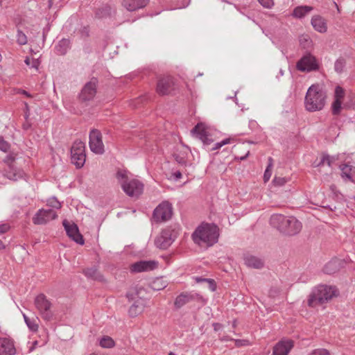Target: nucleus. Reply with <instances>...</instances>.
<instances>
[{
  "label": "nucleus",
  "mask_w": 355,
  "mask_h": 355,
  "mask_svg": "<svg viewBox=\"0 0 355 355\" xmlns=\"http://www.w3.org/2000/svg\"><path fill=\"white\" fill-rule=\"evenodd\" d=\"M324 164H327L328 166L331 167V157L329 155H324L320 162L318 164V166H323Z\"/></svg>",
  "instance_id": "79ce46f5"
},
{
  "label": "nucleus",
  "mask_w": 355,
  "mask_h": 355,
  "mask_svg": "<svg viewBox=\"0 0 355 355\" xmlns=\"http://www.w3.org/2000/svg\"><path fill=\"white\" fill-rule=\"evenodd\" d=\"M13 161L14 159L10 155L7 156L5 162L8 165V168L5 170L4 175L11 180L17 181L23 178L24 173L12 164Z\"/></svg>",
  "instance_id": "2eb2a0df"
},
{
  "label": "nucleus",
  "mask_w": 355,
  "mask_h": 355,
  "mask_svg": "<svg viewBox=\"0 0 355 355\" xmlns=\"http://www.w3.org/2000/svg\"><path fill=\"white\" fill-rule=\"evenodd\" d=\"M293 347L291 340H282L273 348V355H288Z\"/></svg>",
  "instance_id": "a211bd4d"
},
{
  "label": "nucleus",
  "mask_w": 355,
  "mask_h": 355,
  "mask_svg": "<svg viewBox=\"0 0 355 355\" xmlns=\"http://www.w3.org/2000/svg\"><path fill=\"white\" fill-rule=\"evenodd\" d=\"M286 217L282 214H272L270 218V224L274 228H276L281 233L283 232V227L284 226Z\"/></svg>",
  "instance_id": "393cba45"
},
{
  "label": "nucleus",
  "mask_w": 355,
  "mask_h": 355,
  "mask_svg": "<svg viewBox=\"0 0 355 355\" xmlns=\"http://www.w3.org/2000/svg\"><path fill=\"white\" fill-rule=\"evenodd\" d=\"M148 2L149 0H123L122 6L127 10L133 12L144 8Z\"/></svg>",
  "instance_id": "412c9836"
},
{
  "label": "nucleus",
  "mask_w": 355,
  "mask_h": 355,
  "mask_svg": "<svg viewBox=\"0 0 355 355\" xmlns=\"http://www.w3.org/2000/svg\"><path fill=\"white\" fill-rule=\"evenodd\" d=\"M342 264L340 259H333L324 266V272L327 274H334L339 270Z\"/></svg>",
  "instance_id": "a878e982"
},
{
  "label": "nucleus",
  "mask_w": 355,
  "mask_h": 355,
  "mask_svg": "<svg viewBox=\"0 0 355 355\" xmlns=\"http://www.w3.org/2000/svg\"><path fill=\"white\" fill-rule=\"evenodd\" d=\"M85 145L82 141H76L71 148V161L77 168H81L85 162Z\"/></svg>",
  "instance_id": "423d86ee"
},
{
  "label": "nucleus",
  "mask_w": 355,
  "mask_h": 355,
  "mask_svg": "<svg viewBox=\"0 0 355 355\" xmlns=\"http://www.w3.org/2000/svg\"><path fill=\"white\" fill-rule=\"evenodd\" d=\"M173 210L171 204L164 201L159 204L153 211V218L157 222H163L170 219Z\"/></svg>",
  "instance_id": "9d476101"
},
{
  "label": "nucleus",
  "mask_w": 355,
  "mask_h": 355,
  "mask_svg": "<svg viewBox=\"0 0 355 355\" xmlns=\"http://www.w3.org/2000/svg\"><path fill=\"white\" fill-rule=\"evenodd\" d=\"M99 344L103 348H110L114 345V342L112 338L105 336L101 338Z\"/></svg>",
  "instance_id": "473e14b6"
},
{
  "label": "nucleus",
  "mask_w": 355,
  "mask_h": 355,
  "mask_svg": "<svg viewBox=\"0 0 355 355\" xmlns=\"http://www.w3.org/2000/svg\"><path fill=\"white\" fill-rule=\"evenodd\" d=\"M245 264L250 268H261L263 266V262L261 259L254 256H247L244 259Z\"/></svg>",
  "instance_id": "cd10ccee"
},
{
  "label": "nucleus",
  "mask_w": 355,
  "mask_h": 355,
  "mask_svg": "<svg viewBox=\"0 0 355 355\" xmlns=\"http://www.w3.org/2000/svg\"><path fill=\"white\" fill-rule=\"evenodd\" d=\"M10 230V225L8 223L0 224V234L7 232Z\"/></svg>",
  "instance_id": "09e8293b"
},
{
  "label": "nucleus",
  "mask_w": 355,
  "mask_h": 355,
  "mask_svg": "<svg viewBox=\"0 0 355 355\" xmlns=\"http://www.w3.org/2000/svg\"><path fill=\"white\" fill-rule=\"evenodd\" d=\"M311 25L313 28L321 33H325L327 31V26L326 20L320 15H314L311 18Z\"/></svg>",
  "instance_id": "b1692460"
},
{
  "label": "nucleus",
  "mask_w": 355,
  "mask_h": 355,
  "mask_svg": "<svg viewBox=\"0 0 355 355\" xmlns=\"http://www.w3.org/2000/svg\"><path fill=\"white\" fill-rule=\"evenodd\" d=\"M345 67V61L343 59H338L334 64V69L338 73L343 72Z\"/></svg>",
  "instance_id": "4c0bfd02"
},
{
  "label": "nucleus",
  "mask_w": 355,
  "mask_h": 355,
  "mask_svg": "<svg viewBox=\"0 0 355 355\" xmlns=\"http://www.w3.org/2000/svg\"><path fill=\"white\" fill-rule=\"evenodd\" d=\"M272 165H273V160H272V157H269L268 158V166L264 172V175H263V179H264L265 182L268 181L271 177Z\"/></svg>",
  "instance_id": "f704fd0d"
},
{
  "label": "nucleus",
  "mask_w": 355,
  "mask_h": 355,
  "mask_svg": "<svg viewBox=\"0 0 355 355\" xmlns=\"http://www.w3.org/2000/svg\"><path fill=\"white\" fill-rule=\"evenodd\" d=\"M181 177H182V173L180 171H175V172L173 173L171 175V178H173L175 181L180 179Z\"/></svg>",
  "instance_id": "603ef678"
},
{
  "label": "nucleus",
  "mask_w": 355,
  "mask_h": 355,
  "mask_svg": "<svg viewBox=\"0 0 355 355\" xmlns=\"http://www.w3.org/2000/svg\"><path fill=\"white\" fill-rule=\"evenodd\" d=\"M197 282H200V281H208L210 284V288L212 291H215L216 289V286L214 284V280H208L207 279H200V278H197L196 279Z\"/></svg>",
  "instance_id": "8fccbe9b"
},
{
  "label": "nucleus",
  "mask_w": 355,
  "mask_h": 355,
  "mask_svg": "<svg viewBox=\"0 0 355 355\" xmlns=\"http://www.w3.org/2000/svg\"><path fill=\"white\" fill-rule=\"evenodd\" d=\"M97 85V79L92 78L82 89L79 94L80 100L83 102L93 100L96 94Z\"/></svg>",
  "instance_id": "9b49d317"
},
{
  "label": "nucleus",
  "mask_w": 355,
  "mask_h": 355,
  "mask_svg": "<svg viewBox=\"0 0 355 355\" xmlns=\"http://www.w3.org/2000/svg\"><path fill=\"white\" fill-rule=\"evenodd\" d=\"M16 349L13 341L8 338H0V355H14Z\"/></svg>",
  "instance_id": "aec40b11"
},
{
  "label": "nucleus",
  "mask_w": 355,
  "mask_h": 355,
  "mask_svg": "<svg viewBox=\"0 0 355 355\" xmlns=\"http://www.w3.org/2000/svg\"><path fill=\"white\" fill-rule=\"evenodd\" d=\"M37 345V341H35V342L34 343V345Z\"/></svg>",
  "instance_id": "e2e57ef3"
},
{
  "label": "nucleus",
  "mask_w": 355,
  "mask_h": 355,
  "mask_svg": "<svg viewBox=\"0 0 355 355\" xmlns=\"http://www.w3.org/2000/svg\"><path fill=\"white\" fill-rule=\"evenodd\" d=\"M1 59H2V57H1V55L0 54V62L1 61Z\"/></svg>",
  "instance_id": "0e129e2a"
},
{
  "label": "nucleus",
  "mask_w": 355,
  "mask_h": 355,
  "mask_svg": "<svg viewBox=\"0 0 355 355\" xmlns=\"http://www.w3.org/2000/svg\"><path fill=\"white\" fill-rule=\"evenodd\" d=\"M283 227L282 234L288 236H294L298 234L302 227V225L294 216H287Z\"/></svg>",
  "instance_id": "ddd939ff"
},
{
  "label": "nucleus",
  "mask_w": 355,
  "mask_h": 355,
  "mask_svg": "<svg viewBox=\"0 0 355 355\" xmlns=\"http://www.w3.org/2000/svg\"><path fill=\"white\" fill-rule=\"evenodd\" d=\"M63 226L69 238L78 244H84L83 236L80 234L78 227L75 223H70L64 220L63 221Z\"/></svg>",
  "instance_id": "dca6fc26"
},
{
  "label": "nucleus",
  "mask_w": 355,
  "mask_h": 355,
  "mask_svg": "<svg viewBox=\"0 0 355 355\" xmlns=\"http://www.w3.org/2000/svg\"><path fill=\"white\" fill-rule=\"evenodd\" d=\"M342 101L334 99L331 105V110L334 115H338L342 109Z\"/></svg>",
  "instance_id": "72a5a7b5"
},
{
  "label": "nucleus",
  "mask_w": 355,
  "mask_h": 355,
  "mask_svg": "<svg viewBox=\"0 0 355 355\" xmlns=\"http://www.w3.org/2000/svg\"><path fill=\"white\" fill-rule=\"evenodd\" d=\"M157 266L154 261H140L132 264L130 270L134 272H146L155 269Z\"/></svg>",
  "instance_id": "f3484780"
},
{
  "label": "nucleus",
  "mask_w": 355,
  "mask_h": 355,
  "mask_svg": "<svg viewBox=\"0 0 355 355\" xmlns=\"http://www.w3.org/2000/svg\"><path fill=\"white\" fill-rule=\"evenodd\" d=\"M56 212L52 209H40L33 218L35 225H44L57 218Z\"/></svg>",
  "instance_id": "f8f14e48"
},
{
  "label": "nucleus",
  "mask_w": 355,
  "mask_h": 355,
  "mask_svg": "<svg viewBox=\"0 0 355 355\" xmlns=\"http://www.w3.org/2000/svg\"><path fill=\"white\" fill-rule=\"evenodd\" d=\"M327 94L319 85H312L306 92L304 106L309 112L322 110L325 104Z\"/></svg>",
  "instance_id": "7ed1b4c3"
},
{
  "label": "nucleus",
  "mask_w": 355,
  "mask_h": 355,
  "mask_svg": "<svg viewBox=\"0 0 355 355\" xmlns=\"http://www.w3.org/2000/svg\"><path fill=\"white\" fill-rule=\"evenodd\" d=\"M176 161L180 164L184 163V161L183 160L182 158L178 159V157H176Z\"/></svg>",
  "instance_id": "6e6d98bb"
},
{
  "label": "nucleus",
  "mask_w": 355,
  "mask_h": 355,
  "mask_svg": "<svg viewBox=\"0 0 355 355\" xmlns=\"http://www.w3.org/2000/svg\"><path fill=\"white\" fill-rule=\"evenodd\" d=\"M24 105H25V114H24V117L26 119V120H28V117H29V115H30V110H29V106L28 105L27 103H24Z\"/></svg>",
  "instance_id": "864d4df0"
},
{
  "label": "nucleus",
  "mask_w": 355,
  "mask_h": 355,
  "mask_svg": "<svg viewBox=\"0 0 355 355\" xmlns=\"http://www.w3.org/2000/svg\"><path fill=\"white\" fill-rule=\"evenodd\" d=\"M300 44L303 48L306 49L311 46L312 41L308 35H302L300 37Z\"/></svg>",
  "instance_id": "c9c22d12"
},
{
  "label": "nucleus",
  "mask_w": 355,
  "mask_h": 355,
  "mask_svg": "<svg viewBox=\"0 0 355 355\" xmlns=\"http://www.w3.org/2000/svg\"><path fill=\"white\" fill-rule=\"evenodd\" d=\"M354 200H355V197H354Z\"/></svg>",
  "instance_id": "69168bd1"
},
{
  "label": "nucleus",
  "mask_w": 355,
  "mask_h": 355,
  "mask_svg": "<svg viewBox=\"0 0 355 355\" xmlns=\"http://www.w3.org/2000/svg\"><path fill=\"white\" fill-rule=\"evenodd\" d=\"M34 304L39 311L40 316L46 321H51L53 318V312L51 310L52 304L44 294L38 295L34 300Z\"/></svg>",
  "instance_id": "39448f33"
},
{
  "label": "nucleus",
  "mask_w": 355,
  "mask_h": 355,
  "mask_svg": "<svg viewBox=\"0 0 355 355\" xmlns=\"http://www.w3.org/2000/svg\"><path fill=\"white\" fill-rule=\"evenodd\" d=\"M25 63L30 66L31 68H34L35 69H37L40 65V62L37 59H30L29 58H26L24 60Z\"/></svg>",
  "instance_id": "a19ab883"
},
{
  "label": "nucleus",
  "mask_w": 355,
  "mask_h": 355,
  "mask_svg": "<svg viewBox=\"0 0 355 355\" xmlns=\"http://www.w3.org/2000/svg\"><path fill=\"white\" fill-rule=\"evenodd\" d=\"M344 96H345L344 89L341 87L337 86L335 89L334 99L343 101Z\"/></svg>",
  "instance_id": "58836bf2"
},
{
  "label": "nucleus",
  "mask_w": 355,
  "mask_h": 355,
  "mask_svg": "<svg viewBox=\"0 0 355 355\" xmlns=\"http://www.w3.org/2000/svg\"><path fill=\"white\" fill-rule=\"evenodd\" d=\"M19 93L25 95L27 97H31V95L28 92H26V90L20 89L19 91Z\"/></svg>",
  "instance_id": "5fc2aeb1"
},
{
  "label": "nucleus",
  "mask_w": 355,
  "mask_h": 355,
  "mask_svg": "<svg viewBox=\"0 0 355 355\" xmlns=\"http://www.w3.org/2000/svg\"><path fill=\"white\" fill-rule=\"evenodd\" d=\"M231 139H225L221 141L220 142H217L214 144V146L212 148V150H218L224 145H226L227 144L230 143Z\"/></svg>",
  "instance_id": "49530a36"
},
{
  "label": "nucleus",
  "mask_w": 355,
  "mask_h": 355,
  "mask_svg": "<svg viewBox=\"0 0 355 355\" xmlns=\"http://www.w3.org/2000/svg\"><path fill=\"white\" fill-rule=\"evenodd\" d=\"M340 169L341 171V177L343 179L354 182L352 173L354 172V168L352 166L346 164H341Z\"/></svg>",
  "instance_id": "c85d7f7f"
},
{
  "label": "nucleus",
  "mask_w": 355,
  "mask_h": 355,
  "mask_svg": "<svg viewBox=\"0 0 355 355\" xmlns=\"http://www.w3.org/2000/svg\"><path fill=\"white\" fill-rule=\"evenodd\" d=\"M273 182L277 185L282 186L286 182V180L284 178L276 177L273 180Z\"/></svg>",
  "instance_id": "de8ad7c7"
},
{
  "label": "nucleus",
  "mask_w": 355,
  "mask_h": 355,
  "mask_svg": "<svg viewBox=\"0 0 355 355\" xmlns=\"http://www.w3.org/2000/svg\"><path fill=\"white\" fill-rule=\"evenodd\" d=\"M53 0H49V1H48L49 8L52 6V5H53Z\"/></svg>",
  "instance_id": "bf43d9fd"
},
{
  "label": "nucleus",
  "mask_w": 355,
  "mask_h": 355,
  "mask_svg": "<svg viewBox=\"0 0 355 355\" xmlns=\"http://www.w3.org/2000/svg\"><path fill=\"white\" fill-rule=\"evenodd\" d=\"M212 129L204 123H198L191 130L193 137L199 139L205 145H209L214 141Z\"/></svg>",
  "instance_id": "0eeeda50"
},
{
  "label": "nucleus",
  "mask_w": 355,
  "mask_h": 355,
  "mask_svg": "<svg viewBox=\"0 0 355 355\" xmlns=\"http://www.w3.org/2000/svg\"><path fill=\"white\" fill-rule=\"evenodd\" d=\"M219 229L217 225L202 223L192 234L194 243L199 246L209 248L218 241Z\"/></svg>",
  "instance_id": "f257e3e1"
},
{
  "label": "nucleus",
  "mask_w": 355,
  "mask_h": 355,
  "mask_svg": "<svg viewBox=\"0 0 355 355\" xmlns=\"http://www.w3.org/2000/svg\"><path fill=\"white\" fill-rule=\"evenodd\" d=\"M249 342L247 340H236V345L238 347L248 345Z\"/></svg>",
  "instance_id": "3c124183"
},
{
  "label": "nucleus",
  "mask_w": 355,
  "mask_h": 355,
  "mask_svg": "<svg viewBox=\"0 0 355 355\" xmlns=\"http://www.w3.org/2000/svg\"><path fill=\"white\" fill-rule=\"evenodd\" d=\"M7 0H0V6H2L3 4L6 3Z\"/></svg>",
  "instance_id": "052dcab7"
},
{
  "label": "nucleus",
  "mask_w": 355,
  "mask_h": 355,
  "mask_svg": "<svg viewBox=\"0 0 355 355\" xmlns=\"http://www.w3.org/2000/svg\"><path fill=\"white\" fill-rule=\"evenodd\" d=\"M17 42L19 45H24L27 43L26 35L20 30L17 31Z\"/></svg>",
  "instance_id": "e433bc0d"
},
{
  "label": "nucleus",
  "mask_w": 355,
  "mask_h": 355,
  "mask_svg": "<svg viewBox=\"0 0 355 355\" xmlns=\"http://www.w3.org/2000/svg\"><path fill=\"white\" fill-rule=\"evenodd\" d=\"M10 148V144L0 137V150L7 152Z\"/></svg>",
  "instance_id": "c03bdc74"
},
{
  "label": "nucleus",
  "mask_w": 355,
  "mask_h": 355,
  "mask_svg": "<svg viewBox=\"0 0 355 355\" xmlns=\"http://www.w3.org/2000/svg\"><path fill=\"white\" fill-rule=\"evenodd\" d=\"M308 355H330V353L328 350L321 348L313 350Z\"/></svg>",
  "instance_id": "37998d69"
},
{
  "label": "nucleus",
  "mask_w": 355,
  "mask_h": 355,
  "mask_svg": "<svg viewBox=\"0 0 355 355\" xmlns=\"http://www.w3.org/2000/svg\"><path fill=\"white\" fill-rule=\"evenodd\" d=\"M89 145L90 150L95 154L102 155L105 152L102 134L98 130L94 129L90 131Z\"/></svg>",
  "instance_id": "6e6552de"
},
{
  "label": "nucleus",
  "mask_w": 355,
  "mask_h": 355,
  "mask_svg": "<svg viewBox=\"0 0 355 355\" xmlns=\"http://www.w3.org/2000/svg\"><path fill=\"white\" fill-rule=\"evenodd\" d=\"M338 295L335 286L327 285H318L314 287L308 296L307 304L312 308H316L329 302Z\"/></svg>",
  "instance_id": "f03ea898"
},
{
  "label": "nucleus",
  "mask_w": 355,
  "mask_h": 355,
  "mask_svg": "<svg viewBox=\"0 0 355 355\" xmlns=\"http://www.w3.org/2000/svg\"><path fill=\"white\" fill-rule=\"evenodd\" d=\"M318 68V64L315 58L309 53L304 55L297 63V69L301 71H311Z\"/></svg>",
  "instance_id": "4468645a"
},
{
  "label": "nucleus",
  "mask_w": 355,
  "mask_h": 355,
  "mask_svg": "<svg viewBox=\"0 0 355 355\" xmlns=\"http://www.w3.org/2000/svg\"><path fill=\"white\" fill-rule=\"evenodd\" d=\"M313 10L312 6H300L294 8L292 16L295 18L302 19Z\"/></svg>",
  "instance_id": "bb28decb"
},
{
  "label": "nucleus",
  "mask_w": 355,
  "mask_h": 355,
  "mask_svg": "<svg viewBox=\"0 0 355 355\" xmlns=\"http://www.w3.org/2000/svg\"><path fill=\"white\" fill-rule=\"evenodd\" d=\"M5 248V245L1 241H0V250H3Z\"/></svg>",
  "instance_id": "13d9d810"
},
{
  "label": "nucleus",
  "mask_w": 355,
  "mask_h": 355,
  "mask_svg": "<svg viewBox=\"0 0 355 355\" xmlns=\"http://www.w3.org/2000/svg\"><path fill=\"white\" fill-rule=\"evenodd\" d=\"M279 73H280L281 76H283L284 75V71L282 69H280Z\"/></svg>",
  "instance_id": "680f3d73"
},
{
  "label": "nucleus",
  "mask_w": 355,
  "mask_h": 355,
  "mask_svg": "<svg viewBox=\"0 0 355 355\" xmlns=\"http://www.w3.org/2000/svg\"><path fill=\"white\" fill-rule=\"evenodd\" d=\"M173 85V79L168 76L160 78L157 85V92L160 95H165L170 92Z\"/></svg>",
  "instance_id": "6ab92c4d"
},
{
  "label": "nucleus",
  "mask_w": 355,
  "mask_h": 355,
  "mask_svg": "<svg viewBox=\"0 0 355 355\" xmlns=\"http://www.w3.org/2000/svg\"><path fill=\"white\" fill-rule=\"evenodd\" d=\"M47 205L56 209L61 208V203L57 200L55 197L49 198L47 201Z\"/></svg>",
  "instance_id": "ea45409f"
},
{
  "label": "nucleus",
  "mask_w": 355,
  "mask_h": 355,
  "mask_svg": "<svg viewBox=\"0 0 355 355\" xmlns=\"http://www.w3.org/2000/svg\"><path fill=\"white\" fill-rule=\"evenodd\" d=\"M176 238V232L170 228L162 231L155 241V245L160 249L168 248Z\"/></svg>",
  "instance_id": "1a4fd4ad"
},
{
  "label": "nucleus",
  "mask_w": 355,
  "mask_h": 355,
  "mask_svg": "<svg viewBox=\"0 0 355 355\" xmlns=\"http://www.w3.org/2000/svg\"><path fill=\"white\" fill-rule=\"evenodd\" d=\"M116 177L123 191L128 196L137 198L143 193V183L137 179L130 178L128 171L119 170L117 171Z\"/></svg>",
  "instance_id": "20e7f679"
},
{
  "label": "nucleus",
  "mask_w": 355,
  "mask_h": 355,
  "mask_svg": "<svg viewBox=\"0 0 355 355\" xmlns=\"http://www.w3.org/2000/svg\"><path fill=\"white\" fill-rule=\"evenodd\" d=\"M83 272L85 276H87V277H89V278H92L93 279H96V280L102 279L101 275L99 273L98 270L94 267L86 268L85 270H84Z\"/></svg>",
  "instance_id": "7c9ffc66"
},
{
  "label": "nucleus",
  "mask_w": 355,
  "mask_h": 355,
  "mask_svg": "<svg viewBox=\"0 0 355 355\" xmlns=\"http://www.w3.org/2000/svg\"><path fill=\"white\" fill-rule=\"evenodd\" d=\"M70 48V41L67 39L61 40L55 46L57 53L64 55Z\"/></svg>",
  "instance_id": "c756f323"
},
{
  "label": "nucleus",
  "mask_w": 355,
  "mask_h": 355,
  "mask_svg": "<svg viewBox=\"0 0 355 355\" xmlns=\"http://www.w3.org/2000/svg\"><path fill=\"white\" fill-rule=\"evenodd\" d=\"M198 297V295L191 293H182L179 295L174 302L175 306L178 309L182 307L186 304L195 300Z\"/></svg>",
  "instance_id": "4be33fe9"
},
{
  "label": "nucleus",
  "mask_w": 355,
  "mask_h": 355,
  "mask_svg": "<svg viewBox=\"0 0 355 355\" xmlns=\"http://www.w3.org/2000/svg\"><path fill=\"white\" fill-rule=\"evenodd\" d=\"M258 1L266 8H271L274 6L273 0H258Z\"/></svg>",
  "instance_id": "a18cd8bd"
},
{
  "label": "nucleus",
  "mask_w": 355,
  "mask_h": 355,
  "mask_svg": "<svg viewBox=\"0 0 355 355\" xmlns=\"http://www.w3.org/2000/svg\"><path fill=\"white\" fill-rule=\"evenodd\" d=\"M147 302L144 299L139 298L130 307L128 313L131 317H136L141 313L146 307Z\"/></svg>",
  "instance_id": "5701e85b"
},
{
  "label": "nucleus",
  "mask_w": 355,
  "mask_h": 355,
  "mask_svg": "<svg viewBox=\"0 0 355 355\" xmlns=\"http://www.w3.org/2000/svg\"><path fill=\"white\" fill-rule=\"evenodd\" d=\"M22 315H23L24 322H25L26 324L27 325V327H28V329L33 332L37 331L38 330V324L36 322V320L35 319H30L24 313H22Z\"/></svg>",
  "instance_id": "2f4dec72"
},
{
  "label": "nucleus",
  "mask_w": 355,
  "mask_h": 355,
  "mask_svg": "<svg viewBox=\"0 0 355 355\" xmlns=\"http://www.w3.org/2000/svg\"><path fill=\"white\" fill-rule=\"evenodd\" d=\"M249 153H249V151H248V152L246 153V155H245V156H243V157H240V159H241V160H244V159H245V158L249 155Z\"/></svg>",
  "instance_id": "4d7b16f0"
}]
</instances>
